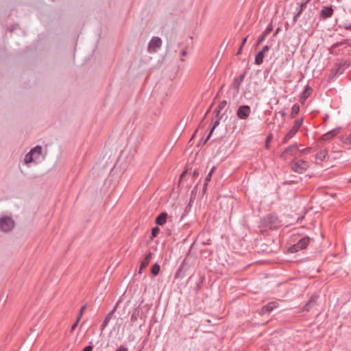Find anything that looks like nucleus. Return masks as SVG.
I'll use <instances>...</instances> for the list:
<instances>
[{"label":"nucleus","instance_id":"1","mask_svg":"<svg viewBox=\"0 0 351 351\" xmlns=\"http://www.w3.org/2000/svg\"><path fill=\"white\" fill-rule=\"evenodd\" d=\"M280 226V220L274 214L267 215L263 217L260 222V227L264 231L275 230L278 228Z\"/></svg>","mask_w":351,"mask_h":351},{"label":"nucleus","instance_id":"2","mask_svg":"<svg viewBox=\"0 0 351 351\" xmlns=\"http://www.w3.org/2000/svg\"><path fill=\"white\" fill-rule=\"evenodd\" d=\"M311 239L308 237H304L300 239L296 243L290 245L287 252L289 253H295L299 252L300 250H304L309 245Z\"/></svg>","mask_w":351,"mask_h":351},{"label":"nucleus","instance_id":"3","mask_svg":"<svg viewBox=\"0 0 351 351\" xmlns=\"http://www.w3.org/2000/svg\"><path fill=\"white\" fill-rule=\"evenodd\" d=\"M290 166L293 171L298 173H303L309 167V164L304 160L294 159L291 162Z\"/></svg>","mask_w":351,"mask_h":351},{"label":"nucleus","instance_id":"4","mask_svg":"<svg viewBox=\"0 0 351 351\" xmlns=\"http://www.w3.org/2000/svg\"><path fill=\"white\" fill-rule=\"evenodd\" d=\"M303 121H304L303 117L300 118L294 121L293 125L285 136L282 143H287L288 141H289L291 138H292L294 136V135L299 130L300 128L302 126Z\"/></svg>","mask_w":351,"mask_h":351},{"label":"nucleus","instance_id":"5","mask_svg":"<svg viewBox=\"0 0 351 351\" xmlns=\"http://www.w3.org/2000/svg\"><path fill=\"white\" fill-rule=\"evenodd\" d=\"M15 222L10 217H2L0 218V228L4 232L11 231L14 227Z\"/></svg>","mask_w":351,"mask_h":351},{"label":"nucleus","instance_id":"6","mask_svg":"<svg viewBox=\"0 0 351 351\" xmlns=\"http://www.w3.org/2000/svg\"><path fill=\"white\" fill-rule=\"evenodd\" d=\"M189 269V265L188 262L186 261V259L184 258L182 263H180L179 267L178 268L176 274H175V278L176 279H182L186 276V271Z\"/></svg>","mask_w":351,"mask_h":351},{"label":"nucleus","instance_id":"7","mask_svg":"<svg viewBox=\"0 0 351 351\" xmlns=\"http://www.w3.org/2000/svg\"><path fill=\"white\" fill-rule=\"evenodd\" d=\"M162 46V40L158 36H154L148 43V51L149 53L156 52Z\"/></svg>","mask_w":351,"mask_h":351},{"label":"nucleus","instance_id":"8","mask_svg":"<svg viewBox=\"0 0 351 351\" xmlns=\"http://www.w3.org/2000/svg\"><path fill=\"white\" fill-rule=\"evenodd\" d=\"M251 112V108L248 105L240 106L237 110V116L239 119L245 120L247 119Z\"/></svg>","mask_w":351,"mask_h":351},{"label":"nucleus","instance_id":"9","mask_svg":"<svg viewBox=\"0 0 351 351\" xmlns=\"http://www.w3.org/2000/svg\"><path fill=\"white\" fill-rule=\"evenodd\" d=\"M298 151V147L296 144L291 145L280 155V158L285 160L287 159L288 156H294L297 154Z\"/></svg>","mask_w":351,"mask_h":351},{"label":"nucleus","instance_id":"10","mask_svg":"<svg viewBox=\"0 0 351 351\" xmlns=\"http://www.w3.org/2000/svg\"><path fill=\"white\" fill-rule=\"evenodd\" d=\"M247 70H245L242 74H241L239 77L234 78L233 83L232 84V88L234 91V95H237L240 90V86L243 82L246 74Z\"/></svg>","mask_w":351,"mask_h":351},{"label":"nucleus","instance_id":"11","mask_svg":"<svg viewBox=\"0 0 351 351\" xmlns=\"http://www.w3.org/2000/svg\"><path fill=\"white\" fill-rule=\"evenodd\" d=\"M334 13L332 5L324 6L320 11L319 17L322 20H326L330 18Z\"/></svg>","mask_w":351,"mask_h":351},{"label":"nucleus","instance_id":"12","mask_svg":"<svg viewBox=\"0 0 351 351\" xmlns=\"http://www.w3.org/2000/svg\"><path fill=\"white\" fill-rule=\"evenodd\" d=\"M278 304L276 302H269L267 304L264 305L259 313L261 315H263L265 314H269L272 311L278 308Z\"/></svg>","mask_w":351,"mask_h":351},{"label":"nucleus","instance_id":"13","mask_svg":"<svg viewBox=\"0 0 351 351\" xmlns=\"http://www.w3.org/2000/svg\"><path fill=\"white\" fill-rule=\"evenodd\" d=\"M168 215L166 212H162L155 219V223L157 226H163L167 223Z\"/></svg>","mask_w":351,"mask_h":351},{"label":"nucleus","instance_id":"14","mask_svg":"<svg viewBox=\"0 0 351 351\" xmlns=\"http://www.w3.org/2000/svg\"><path fill=\"white\" fill-rule=\"evenodd\" d=\"M152 257V253L151 252H149L145 256V257L143 258V260L141 261L140 267H139V270H138V274H142V270L143 269H145L149 265Z\"/></svg>","mask_w":351,"mask_h":351},{"label":"nucleus","instance_id":"15","mask_svg":"<svg viewBox=\"0 0 351 351\" xmlns=\"http://www.w3.org/2000/svg\"><path fill=\"white\" fill-rule=\"evenodd\" d=\"M116 311V307H114L110 313H108V315L105 317L103 323L101 326V331L103 332L106 326L108 325L110 319L112 318V316L114 311Z\"/></svg>","mask_w":351,"mask_h":351},{"label":"nucleus","instance_id":"16","mask_svg":"<svg viewBox=\"0 0 351 351\" xmlns=\"http://www.w3.org/2000/svg\"><path fill=\"white\" fill-rule=\"evenodd\" d=\"M215 170V167L213 166L211 168V169L210 170L209 173H208V175L206 176V177L205 178V181H204V187H203V193H205L206 190H207V186L208 184V182L211 180L213 173H214Z\"/></svg>","mask_w":351,"mask_h":351},{"label":"nucleus","instance_id":"17","mask_svg":"<svg viewBox=\"0 0 351 351\" xmlns=\"http://www.w3.org/2000/svg\"><path fill=\"white\" fill-rule=\"evenodd\" d=\"M338 130H339V128H336V129H333V130L326 132V134H324L322 136V140L323 141L330 140L331 138H332L333 137H335L337 135Z\"/></svg>","mask_w":351,"mask_h":351},{"label":"nucleus","instance_id":"18","mask_svg":"<svg viewBox=\"0 0 351 351\" xmlns=\"http://www.w3.org/2000/svg\"><path fill=\"white\" fill-rule=\"evenodd\" d=\"M220 120H221V117H218L213 123V126L211 127L210 128V132L208 134V135L207 136V137L204 139V142H203V144H206V142L210 139L213 131L215 130V129L219 125V123H220Z\"/></svg>","mask_w":351,"mask_h":351},{"label":"nucleus","instance_id":"19","mask_svg":"<svg viewBox=\"0 0 351 351\" xmlns=\"http://www.w3.org/2000/svg\"><path fill=\"white\" fill-rule=\"evenodd\" d=\"M42 152V147L40 145H36V147H33L29 153L34 156V157L36 159H38Z\"/></svg>","mask_w":351,"mask_h":351},{"label":"nucleus","instance_id":"20","mask_svg":"<svg viewBox=\"0 0 351 351\" xmlns=\"http://www.w3.org/2000/svg\"><path fill=\"white\" fill-rule=\"evenodd\" d=\"M265 57V53L263 51H258L255 56L254 63L257 65H261L263 62V59Z\"/></svg>","mask_w":351,"mask_h":351},{"label":"nucleus","instance_id":"21","mask_svg":"<svg viewBox=\"0 0 351 351\" xmlns=\"http://www.w3.org/2000/svg\"><path fill=\"white\" fill-rule=\"evenodd\" d=\"M327 156H328L327 150L322 149L317 153L315 158L317 160H319L320 161H324L326 158Z\"/></svg>","mask_w":351,"mask_h":351},{"label":"nucleus","instance_id":"22","mask_svg":"<svg viewBox=\"0 0 351 351\" xmlns=\"http://www.w3.org/2000/svg\"><path fill=\"white\" fill-rule=\"evenodd\" d=\"M140 317L141 319H143L142 315H140V308L139 306L136 307L133 311L131 315V321L134 322L138 319V317Z\"/></svg>","mask_w":351,"mask_h":351},{"label":"nucleus","instance_id":"23","mask_svg":"<svg viewBox=\"0 0 351 351\" xmlns=\"http://www.w3.org/2000/svg\"><path fill=\"white\" fill-rule=\"evenodd\" d=\"M311 0H302L301 3L299 5L298 8H297V12L302 14V12L306 8L307 4Z\"/></svg>","mask_w":351,"mask_h":351},{"label":"nucleus","instance_id":"24","mask_svg":"<svg viewBox=\"0 0 351 351\" xmlns=\"http://www.w3.org/2000/svg\"><path fill=\"white\" fill-rule=\"evenodd\" d=\"M311 88L309 86H306L303 90L300 97V101L301 103H304L306 99L308 98V95H307V91L310 90Z\"/></svg>","mask_w":351,"mask_h":351},{"label":"nucleus","instance_id":"25","mask_svg":"<svg viewBox=\"0 0 351 351\" xmlns=\"http://www.w3.org/2000/svg\"><path fill=\"white\" fill-rule=\"evenodd\" d=\"M227 104V101L226 100L221 101L218 106L216 108V109L214 110V113L216 114V115L218 117L220 112L225 108L226 105Z\"/></svg>","mask_w":351,"mask_h":351},{"label":"nucleus","instance_id":"26","mask_svg":"<svg viewBox=\"0 0 351 351\" xmlns=\"http://www.w3.org/2000/svg\"><path fill=\"white\" fill-rule=\"evenodd\" d=\"M300 112V106L298 104H294L291 108V117L294 118Z\"/></svg>","mask_w":351,"mask_h":351},{"label":"nucleus","instance_id":"27","mask_svg":"<svg viewBox=\"0 0 351 351\" xmlns=\"http://www.w3.org/2000/svg\"><path fill=\"white\" fill-rule=\"evenodd\" d=\"M160 270V267L158 263H156L154 265H152V266L151 267V273L154 276H157L159 274Z\"/></svg>","mask_w":351,"mask_h":351},{"label":"nucleus","instance_id":"28","mask_svg":"<svg viewBox=\"0 0 351 351\" xmlns=\"http://www.w3.org/2000/svg\"><path fill=\"white\" fill-rule=\"evenodd\" d=\"M343 45H348L349 46H351V44L349 43V40L348 39H343L339 42H337L336 43L333 44L332 47V48H337Z\"/></svg>","mask_w":351,"mask_h":351},{"label":"nucleus","instance_id":"29","mask_svg":"<svg viewBox=\"0 0 351 351\" xmlns=\"http://www.w3.org/2000/svg\"><path fill=\"white\" fill-rule=\"evenodd\" d=\"M343 72V70L342 69L341 67H340L339 63L336 64L335 66L333 67V69L332 70V73L334 75L341 74Z\"/></svg>","mask_w":351,"mask_h":351},{"label":"nucleus","instance_id":"30","mask_svg":"<svg viewBox=\"0 0 351 351\" xmlns=\"http://www.w3.org/2000/svg\"><path fill=\"white\" fill-rule=\"evenodd\" d=\"M36 158L32 155L29 152L27 154L24 158V162L26 165H29V163L34 161Z\"/></svg>","mask_w":351,"mask_h":351},{"label":"nucleus","instance_id":"31","mask_svg":"<svg viewBox=\"0 0 351 351\" xmlns=\"http://www.w3.org/2000/svg\"><path fill=\"white\" fill-rule=\"evenodd\" d=\"M317 298V296L311 297V300L303 307V310L308 311L310 310V307H311V304L313 302H314L316 300Z\"/></svg>","mask_w":351,"mask_h":351},{"label":"nucleus","instance_id":"32","mask_svg":"<svg viewBox=\"0 0 351 351\" xmlns=\"http://www.w3.org/2000/svg\"><path fill=\"white\" fill-rule=\"evenodd\" d=\"M160 231V229L158 226H155L154 228H152V236H151V239H153L154 237H156L158 236V234H159Z\"/></svg>","mask_w":351,"mask_h":351},{"label":"nucleus","instance_id":"33","mask_svg":"<svg viewBox=\"0 0 351 351\" xmlns=\"http://www.w3.org/2000/svg\"><path fill=\"white\" fill-rule=\"evenodd\" d=\"M342 141L344 144L351 145V133L342 138Z\"/></svg>","mask_w":351,"mask_h":351},{"label":"nucleus","instance_id":"34","mask_svg":"<svg viewBox=\"0 0 351 351\" xmlns=\"http://www.w3.org/2000/svg\"><path fill=\"white\" fill-rule=\"evenodd\" d=\"M340 67L344 71L348 69L351 65V62L349 60L344 61L343 62H340Z\"/></svg>","mask_w":351,"mask_h":351},{"label":"nucleus","instance_id":"35","mask_svg":"<svg viewBox=\"0 0 351 351\" xmlns=\"http://www.w3.org/2000/svg\"><path fill=\"white\" fill-rule=\"evenodd\" d=\"M273 138V135L272 134H269L266 139H265V148L266 149H269V143L271 142V141L272 140Z\"/></svg>","mask_w":351,"mask_h":351},{"label":"nucleus","instance_id":"36","mask_svg":"<svg viewBox=\"0 0 351 351\" xmlns=\"http://www.w3.org/2000/svg\"><path fill=\"white\" fill-rule=\"evenodd\" d=\"M273 30V25L272 23H270L263 32L264 36H267L271 31Z\"/></svg>","mask_w":351,"mask_h":351},{"label":"nucleus","instance_id":"37","mask_svg":"<svg viewBox=\"0 0 351 351\" xmlns=\"http://www.w3.org/2000/svg\"><path fill=\"white\" fill-rule=\"evenodd\" d=\"M80 320V316H78L75 322L71 326V332H73L75 330V328H77V326L79 324Z\"/></svg>","mask_w":351,"mask_h":351},{"label":"nucleus","instance_id":"38","mask_svg":"<svg viewBox=\"0 0 351 351\" xmlns=\"http://www.w3.org/2000/svg\"><path fill=\"white\" fill-rule=\"evenodd\" d=\"M301 15L300 13H299L298 12H295V13L294 14V16H293V25L296 23L297 21H298V18Z\"/></svg>","mask_w":351,"mask_h":351},{"label":"nucleus","instance_id":"39","mask_svg":"<svg viewBox=\"0 0 351 351\" xmlns=\"http://www.w3.org/2000/svg\"><path fill=\"white\" fill-rule=\"evenodd\" d=\"M115 351H128V348L127 346L121 345Z\"/></svg>","mask_w":351,"mask_h":351},{"label":"nucleus","instance_id":"40","mask_svg":"<svg viewBox=\"0 0 351 351\" xmlns=\"http://www.w3.org/2000/svg\"><path fill=\"white\" fill-rule=\"evenodd\" d=\"M202 281H203V278L199 280L197 283H196V288H195V291L196 292L198 291L199 289L202 286Z\"/></svg>","mask_w":351,"mask_h":351},{"label":"nucleus","instance_id":"41","mask_svg":"<svg viewBox=\"0 0 351 351\" xmlns=\"http://www.w3.org/2000/svg\"><path fill=\"white\" fill-rule=\"evenodd\" d=\"M93 349V346L91 345V343H90V345L86 346L82 351H92Z\"/></svg>","mask_w":351,"mask_h":351},{"label":"nucleus","instance_id":"42","mask_svg":"<svg viewBox=\"0 0 351 351\" xmlns=\"http://www.w3.org/2000/svg\"><path fill=\"white\" fill-rule=\"evenodd\" d=\"M267 36H264V34L263 33V34L261 35V36L258 38V45L261 44V43H263L265 38H266Z\"/></svg>","mask_w":351,"mask_h":351},{"label":"nucleus","instance_id":"43","mask_svg":"<svg viewBox=\"0 0 351 351\" xmlns=\"http://www.w3.org/2000/svg\"><path fill=\"white\" fill-rule=\"evenodd\" d=\"M270 47L268 45H265L263 49L260 51H263V53L268 51L269 50Z\"/></svg>","mask_w":351,"mask_h":351},{"label":"nucleus","instance_id":"44","mask_svg":"<svg viewBox=\"0 0 351 351\" xmlns=\"http://www.w3.org/2000/svg\"><path fill=\"white\" fill-rule=\"evenodd\" d=\"M86 305H84V306H82L81 307V309L80 311V313H79V315H78V316H80V318L82 317V314H83L84 310L86 309Z\"/></svg>","mask_w":351,"mask_h":351},{"label":"nucleus","instance_id":"45","mask_svg":"<svg viewBox=\"0 0 351 351\" xmlns=\"http://www.w3.org/2000/svg\"><path fill=\"white\" fill-rule=\"evenodd\" d=\"M193 177L195 178V177H197L199 176V171L197 169H195L193 173H192V175H191Z\"/></svg>","mask_w":351,"mask_h":351},{"label":"nucleus","instance_id":"46","mask_svg":"<svg viewBox=\"0 0 351 351\" xmlns=\"http://www.w3.org/2000/svg\"><path fill=\"white\" fill-rule=\"evenodd\" d=\"M340 27H343L345 29H348V30H351V24H349V25H340Z\"/></svg>","mask_w":351,"mask_h":351},{"label":"nucleus","instance_id":"47","mask_svg":"<svg viewBox=\"0 0 351 351\" xmlns=\"http://www.w3.org/2000/svg\"><path fill=\"white\" fill-rule=\"evenodd\" d=\"M279 114L281 115L282 118H285L286 117V112L285 110H281L279 112Z\"/></svg>","mask_w":351,"mask_h":351},{"label":"nucleus","instance_id":"48","mask_svg":"<svg viewBox=\"0 0 351 351\" xmlns=\"http://www.w3.org/2000/svg\"><path fill=\"white\" fill-rule=\"evenodd\" d=\"M242 49H243L242 46H240V47H239V49L238 51H237V53H236V55H237V56H238L239 54H240V53H241V51H242Z\"/></svg>","mask_w":351,"mask_h":351},{"label":"nucleus","instance_id":"49","mask_svg":"<svg viewBox=\"0 0 351 351\" xmlns=\"http://www.w3.org/2000/svg\"><path fill=\"white\" fill-rule=\"evenodd\" d=\"M193 198L191 197V199H190V202L188 204L187 206H186V208L188 207H191V204L193 203Z\"/></svg>","mask_w":351,"mask_h":351},{"label":"nucleus","instance_id":"50","mask_svg":"<svg viewBox=\"0 0 351 351\" xmlns=\"http://www.w3.org/2000/svg\"><path fill=\"white\" fill-rule=\"evenodd\" d=\"M186 170L184 171L181 173V175H180V179H182V178L184 176V175L186 174Z\"/></svg>","mask_w":351,"mask_h":351},{"label":"nucleus","instance_id":"51","mask_svg":"<svg viewBox=\"0 0 351 351\" xmlns=\"http://www.w3.org/2000/svg\"><path fill=\"white\" fill-rule=\"evenodd\" d=\"M246 40H247V38H245L243 39V41H242L241 45V46H242V47L245 45Z\"/></svg>","mask_w":351,"mask_h":351},{"label":"nucleus","instance_id":"52","mask_svg":"<svg viewBox=\"0 0 351 351\" xmlns=\"http://www.w3.org/2000/svg\"><path fill=\"white\" fill-rule=\"evenodd\" d=\"M186 54V50L183 49V50L181 51V56H184Z\"/></svg>","mask_w":351,"mask_h":351},{"label":"nucleus","instance_id":"53","mask_svg":"<svg viewBox=\"0 0 351 351\" xmlns=\"http://www.w3.org/2000/svg\"><path fill=\"white\" fill-rule=\"evenodd\" d=\"M280 31V28L278 27L274 32V36L276 35Z\"/></svg>","mask_w":351,"mask_h":351},{"label":"nucleus","instance_id":"54","mask_svg":"<svg viewBox=\"0 0 351 351\" xmlns=\"http://www.w3.org/2000/svg\"><path fill=\"white\" fill-rule=\"evenodd\" d=\"M308 150H309V148H305V149H302V150L301 151V152H302V154H303V153H306V152H307Z\"/></svg>","mask_w":351,"mask_h":351},{"label":"nucleus","instance_id":"55","mask_svg":"<svg viewBox=\"0 0 351 351\" xmlns=\"http://www.w3.org/2000/svg\"><path fill=\"white\" fill-rule=\"evenodd\" d=\"M16 26H17V25H13L12 28L10 29V32L14 31V29L16 28Z\"/></svg>","mask_w":351,"mask_h":351},{"label":"nucleus","instance_id":"56","mask_svg":"<svg viewBox=\"0 0 351 351\" xmlns=\"http://www.w3.org/2000/svg\"><path fill=\"white\" fill-rule=\"evenodd\" d=\"M328 114H326V119H328Z\"/></svg>","mask_w":351,"mask_h":351}]
</instances>
